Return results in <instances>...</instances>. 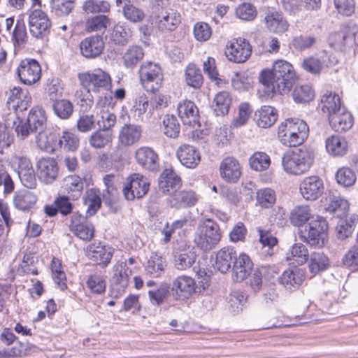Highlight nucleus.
I'll list each match as a JSON object with an SVG mask.
<instances>
[{
  "instance_id": "1",
  "label": "nucleus",
  "mask_w": 358,
  "mask_h": 358,
  "mask_svg": "<svg viewBox=\"0 0 358 358\" xmlns=\"http://www.w3.org/2000/svg\"><path fill=\"white\" fill-rule=\"evenodd\" d=\"M295 78V73L290 63L285 60H277L272 70L262 71L259 80L263 90L270 96L272 94L288 92L292 88Z\"/></svg>"
},
{
  "instance_id": "2",
  "label": "nucleus",
  "mask_w": 358,
  "mask_h": 358,
  "mask_svg": "<svg viewBox=\"0 0 358 358\" xmlns=\"http://www.w3.org/2000/svg\"><path fill=\"white\" fill-rule=\"evenodd\" d=\"M314 157V151L310 148L303 146L285 154L282 164L287 173L300 175L310 169L313 164Z\"/></svg>"
},
{
  "instance_id": "3",
  "label": "nucleus",
  "mask_w": 358,
  "mask_h": 358,
  "mask_svg": "<svg viewBox=\"0 0 358 358\" xmlns=\"http://www.w3.org/2000/svg\"><path fill=\"white\" fill-rule=\"evenodd\" d=\"M309 129L300 119H288L279 126L278 136L280 142L288 147H295L308 138Z\"/></svg>"
},
{
  "instance_id": "4",
  "label": "nucleus",
  "mask_w": 358,
  "mask_h": 358,
  "mask_svg": "<svg viewBox=\"0 0 358 358\" xmlns=\"http://www.w3.org/2000/svg\"><path fill=\"white\" fill-rule=\"evenodd\" d=\"M219 225L211 219L199 222L194 236L196 245L204 251L210 250L218 244L221 239Z\"/></svg>"
},
{
  "instance_id": "5",
  "label": "nucleus",
  "mask_w": 358,
  "mask_h": 358,
  "mask_svg": "<svg viewBox=\"0 0 358 358\" xmlns=\"http://www.w3.org/2000/svg\"><path fill=\"white\" fill-rule=\"evenodd\" d=\"M78 79L81 85L88 91L101 92L109 91L112 87V80L109 73L101 69L80 73Z\"/></svg>"
},
{
  "instance_id": "6",
  "label": "nucleus",
  "mask_w": 358,
  "mask_h": 358,
  "mask_svg": "<svg viewBox=\"0 0 358 358\" xmlns=\"http://www.w3.org/2000/svg\"><path fill=\"white\" fill-rule=\"evenodd\" d=\"M138 73L141 85L148 90L155 92L162 85L164 75L159 64L152 62H144L141 65Z\"/></svg>"
},
{
  "instance_id": "7",
  "label": "nucleus",
  "mask_w": 358,
  "mask_h": 358,
  "mask_svg": "<svg viewBox=\"0 0 358 358\" xmlns=\"http://www.w3.org/2000/svg\"><path fill=\"white\" fill-rule=\"evenodd\" d=\"M27 15L30 34L36 38H43L47 36L52 24L47 13L39 8H31Z\"/></svg>"
},
{
  "instance_id": "8",
  "label": "nucleus",
  "mask_w": 358,
  "mask_h": 358,
  "mask_svg": "<svg viewBox=\"0 0 358 358\" xmlns=\"http://www.w3.org/2000/svg\"><path fill=\"white\" fill-rule=\"evenodd\" d=\"M150 182L148 179L139 173H133L127 178L122 192L128 201L141 199L148 192Z\"/></svg>"
},
{
  "instance_id": "9",
  "label": "nucleus",
  "mask_w": 358,
  "mask_h": 358,
  "mask_svg": "<svg viewBox=\"0 0 358 358\" xmlns=\"http://www.w3.org/2000/svg\"><path fill=\"white\" fill-rule=\"evenodd\" d=\"M328 223L327 220L320 216H317L308 225L307 236L304 239L310 246L322 248L328 241Z\"/></svg>"
},
{
  "instance_id": "10",
  "label": "nucleus",
  "mask_w": 358,
  "mask_h": 358,
  "mask_svg": "<svg viewBox=\"0 0 358 358\" xmlns=\"http://www.w3.org/2000/svg\"><path fill=\"white\" fill-rule=\"evenodd\" d=\"M131 274V271L125 262H117L114 265L110 279V293L113 297L117 298L125 292Z\"/></svg>"
},
{
  "instance_id": "11",
  "label": "nucleus",
  "mask_w": 358,
  "mask_h": 358,
  "mask_svg": "<svg viewBox=\"0 0 358 358\" xmlns=\"http://www.w3.org/2000/svg\"><path fill=\"white\" fill-rule=\"evenodd\" d=\"M252 47L244 38H236L229 41L225 48V55L229 61L236 63L245 62L250 56Z\"/></svg>"
},
{
  "instance_id": "12",
  "label": "nucleus",
  "mask_w": 358,
  "mask_h": 358,
  "mask_svg": "<svg viewBox=\"0 0 358 358\" xmlns=\"http://www.w3.org/2000/svg\"><path fill=\"white\" fill-rule=\"evenodd\" d=\"M196 285L194 278L189 275H180L174 278L171 284V291L174 299L185 300L196 292Z\"/></svg>"
},
{
  "instance_id": "13",
  "label": "nucleus",
  "mask_w": 358,
  "mask_h": 358,
  "mask_svg": "<svg viewBox=\"0 0 358 358\" xmlns=\"http://www.w3.org/2000/svg\"><path fill=\"white\" fill-rule=\"evenodd\" d=\"M17 73L20 81L27 85L36 83L41 78V69L35 59L22 60L17 69Z\"/></svg>"
},
{
  "instance_id": "14",
  "label": "nucleus",
  "mask_w": 358,
  "mask_h": 358,
  "mask_svg": "<svg viewBox=\"0 0 358 358\" xmlns=\"http://www.w3.org/2000/svg\"><path fill=\"white\" fill-rule=\"evenodd\" d=\"M264 23L268 31L276 34H282L289 27L282 13L273 8H268L265 10Z\"/></svg>"
},
{
  "instance_id": "15",
  "label": "nucleus",
  "mask_w": 358,
  "mask_h": 358,
  "mask_svg": "<svg viewBox=\"0 0 358 358\" xmlns=\"http://www.w3.org/2000/svg\"><path fill=\"white\" fill-rule=\"evenodd\" d=\"M300 193L308 201L317 200L324 192V183L317 176L304 178L299 185Z\"/></svg>"
},
{
  "instance_id": "16",
  "label": "nucleus",
  "mask_w": 358,
  "mask_h": 358,
  "mask_svg": "<svg viewBox=\"0 0 358 358\" xmlns=\"http://www.w3.org/2000/svg\"><path fill=\"white\" fill-rule=\"evenodd\" d=\"M323 202L325 210L336 213L338 217H345L350 208L348 201L336 190L329 191Z\"/></svg>"
},
{
  "instance_id": "17",
  "label": "nucleus",
  "mask_w": 358,
  "mask_h": 358,
  "mask_svg": "<svg viewBox=\"0 0 358 358\" xmlns=\"http://www.w3.org/2000/svg\"><path fill=\"white\" fill-rule=\"evenodd\" d=\"M333 64L334 61L331 59V56L324 51L304 59L302 62V67L305 71L316 75L320 73Z\"/></svg>"
},
{
  "instance_id": "18",
  "label": "nucleus",
  "mask_w": 358,
  "mask_h": 358,
  "mask_svg": "<svg viewBox=\"0 0 358 358\" xmlns=\"http://www.w3.org/2000/svg\"><path fill=\"white\" fill-rule=\"evenodd\" d=\"M86 256L96 262L102 267H106L110 263L113 249L108 246L101 245L100 243L90 244L85 250Z\"/></svg>"
},
{
  "instance_id": "19",
  "label": "nucleus",
  "mask_w": 358,
  "mask_h": 358,
  "mask_svg": "<svg viewBox=\"0 0 358 358\" xmlns=\"http://www.w3.org/2000/svg\"><path fill=\"white\" fill-rule=\"evenodd\" d=\"M137 163L143 169L152 172L159 170V159L157 152L150 147H141L135 152Z\"/></svg>"
},
{
  "instance_id": "20",
  "label": "nucleus",
  "mask_w": 358,
  "mask_h": 358,
  "mask_svg": "<svg viewBox=\"0 0 358 358\" xmlns=\"http://www.w3.org/2000/svg\"><path fill=\"white\" fill-rule=\"evenodd\" d=\"M220 174L225 181L236 182L241 176V167L239 162L233 157H227L220 165Z\"/></svg>"
},
{
  "instance_id": "21",
  "label": "nucleus",
  "mask_w": 358,
  "mask_h": 358,
  "mask_svg": "<svg viewBox=\"0 0 358 358\" xmlns=\"http://www.w3.org/2000/svg\"><path fill=\"white\" fill-rule=\"evenodd\" d=\"M36 166L38 178L43 182L50 184L57 177V163L53 158L43 157L38 161Z\"/></svg>"
},
{
  "instance_id": "22",
  "label": "nucleus",
  "mask_w": 358,
  "mask_h": 358,
  "mask_svg": "<svg viewBox=\"0 0 358 358\" xmlns=\"http://www.w3.org/2000/svg\"><path fill=\"white\" fill-rule=\"evenodd\" d=\"M31 101V97L26 89L13 87L10 90L8 103L16 111L22 112L28 108Z\"/></svg>"
},
{
  "instance_id": "23",
  "label": "nucleus",
  "mask_w": 358,
  "mask_h": 358,
  "mask_svg": "<svg viewBox=\"0 0 358 358\" xmlns=\"http://www.w3.org/2000/svg\"><path fill=\"white\" fill-rule=\"evenodd\" d=\"M70 227L76 236L80 239L89 241L94 236L93 225L81 215L73 214Z\"/></svg>"
},
{
  "instance_id": "24",
  "label": "nucleus",
  "mask_w": 358,
  "mask_h": 358,
  "mask_svg": "<svg viewBox=\"0 0 358 358\" xmlns=\"http://www.w3.org/2000/svg\"><path fill=\"white\" fill-rule=\"evenodd\" d=\"M253 263L244 253L236 257L232 267V279L236 282L244 280L252 272Z\"/></svg>"
},
{
  "instance_id": "25",
  "label": "nucleus",
  "mask_w": 358,
  "mask_h": 358,
  "mask_svg": "<svg viewBox=\"0 0 358 358\" xmlns=\"http://www.w3.org/2000/svg\"><path fill=\"white\" fill-rule=\"evenodd\" d=\"M178 113L184 124L195 127L199 122V110L195 103L184 100L178 104Z\"/></svg>"
},
{
  "instance_id": "26",
  "label": "nucleus",
  "mask_w": 358,
  "mask_h": 358,
  "mask_svg": "<svg viewBox=\"0 0 358 358\" xmlns=\"http://www.w3.org/2000/svg\"><path fill=\"white\" fill-rule=\"evenodd\" d=\"M176 155L180 163L189 169L195 168L201 160L199 151L194 147L188 144L180 146L177 150Z\"/></svg>"
},
{
  "instance_id": "27",
  "label": "nucleus",
  "mask_w": 358,
  "mask_h": 358,
  "mask_svg": "<svg viewBox=\"0 0 358 358\" xmlns=\"http://www.w3.org/2000/svg\"><path fill=\"white\" fill-rule=\"evenodd\" d=\"M104 43L99 36L87 37L80 44L81 54L86 58H94L103 51Z\"/></svg>"
},
{
  "instance_id": "28",
  "label": "nucleus",
  "mask_w": 358,
  "mask_h": 358,
  "mask_svg": "<svg viewBox=\"0 0 358 358\" xmlns=\"http://www.w3.org/2000/svg\"><path fill=\"white\" fill-rule=\"evenodd\" d=\"M180 15L173 10H166L159 15L155 24L159 31L167 32L174 31L180 23Z\"/></svg>"
},
{
  "instance_id": "29",
  "label": "nucleus",
  "mask_w": 358,
  "mask_h": 358,
  "mask_svg": "<svg viewBox=\"0 0 358 358\" xmlns=\"http://www.w3.org/2000/svg\"><path fill=\"white\" fill-rule=\"evenodd\" d=\"M329 124L331 128L338 132L345 131L350 129L353 125V117L345 108L329 117Z\"/></svg>"
},
{
  "instance_id": "30",
  "label": "nucleus",
  "mask_w": 358,
  "mask_h": 358,
  "mask_svg": "<svg viewBox=\"0 0 358 358\" xmlns=\"http://www.w3.org/2000/svg\"><path fill=\"white\" fill-rule=\"evenodd\" d=\"M197 196L192 191H174L168 199L171 207L176 208L191 207L197 202Z\"/></svg>"
},
{
  "instance_id": "31",
  "label": "nucleus",
  "mask_w": 358,
  "mask_h": 358,
  "mask_svg": "<svg viewBox=\"0 0 358 358\" xmlns=\"http://www.w3.org/2000/svg\"><path fill=\"white\" fill-rule=\"evenodd\" d=\"M116 6L122 7L124 17L132 23L142 22L145 17L143 10L135 6L130 0H116Z\"/></svg>"
},
{
  "instance_id": "32",
  "label": "nucleus",
  "mask_w": 358,
  "mask_h": 358,
  "mask_svg": "<svg viewBox=\"0 0 358 358\" xmlns=\"http://www.w3.org/2000/svg\"><path fill=\"white\" fill-rule=\"evenodd\" d=\"M196 259V255L193 249L189 247L180 249L174 252L173 264L177 270L185 271L192 267Z\"/></svg>"
},
{
  "instance_id": "33",
  "label": "nucleus",
  "mask_w": 358,
  "mask_h": 358,
  "mask_svg": "<svg viewBox=\"0 0 358 358\" xmlns=\"http://www.w3.org/2000/svg\"><path fill=\"white\" fill-rule=\"evenodd\" d=\"M276 110L269 106H263L255 112L254 120L256 124L261 128H268L277 120Z\"/></svg>"
},
{
  "instance_id": "34",
  "label": "nucleus",
  "mask_w": 358,
  "mask_h": 358,
  "mask_svg": "<svg viewBox=\"0 0 358 358\" xmlns=\"http://www.w3.org/2000/svg\"><path fill=\"white\" fill-rule=\"evenodd\" d=\"M141 136V128L140 126L125 124L121 127L118 138L122 145L130 146L138 142Z\"/></svg>"
},
{
  "instance_id": "35",
  "label": "nucleus",
  "mask_w": 358,
  "mask_h": 358,
  "mask_svg": "<svg viewBox=\"0 0 358 358\" xmlns=\"http://www.w3.org/2000/svg\"><path fill=\"white\" fill-rule=\"evenodd\" d=\"M236 257V252L234 248H223L216 254L215 266L221 273H224L231 268Z\"/></svg>"
},
{
  "instance_id": "36",
  "label": "nucleus",
  "mask_w": 358,
  "mask_h": 358,
  "mask_svg": "<svg viewBox=\"0 0 358 358\" xmlns=\"http://www.w3.org/2000/svg\"><path fill=\"white\" fill-rule=\"evenodd\" d=\"M181 185L180 176L171 168L166 169L161 173L159 179V187L164 193H169Z\"/></svg>"
},
{
  "instance_id": "37",
  "label": "nucleus",
  "mask_w": 358,
  "mask_h": 358,
  "mask_svg": "<svg viewBox=\"0 0 358 358\" xmlns=\"http://www.w3.org/2000/svg\"><path fill=\"white\" fill-rule=\"evenodd\" d=\"M27 121L31 132L38 134L42 131H45L47 118L45 111L42 108L38 107L33 108L29 111Z\"/></svg>"
},
{
  "instance_id": "38",
  "label": "nucleus",
  "mask_w": 358,
  "mask_h": 358,
  "mask_svg": "<svg viewBox=\"0 0 358 358\" xmlns=\"http://www.w3.org/2000/svg\"><path fill=\"white\" fill-rule=\"evenodd\" d=\"M37 196L26 189L19 190L15 194L13 203L15 207L22 211L31 210L36 204Z\"/></svg>"
},
{
  "instance_id": "39",
  "label": "nucleus",
  "mask_w": 358,
  "mask_h": 358,
  "mask_svg": "<svg viewBox=\"0 0 358 358\" xmlns=\"http://www.w3.org/2000/svg\"><path fill=\"white\" fill-rule=\"evenodd\" d=\"M166 267L165 259L160 255L152 254L145 266L146 275L151 278H159Z\"/></svg>"
},
{
  "instance_id": "40",
  "label": "nucleus",
  "mask_w": 358,
  "mask_h": 358,
  "mask_svg": "<svg viewBox=\"0 0 358 358\" xmlns=\"http://www.w3.org/2000/svg\"><path fill=\"white\" fill-rule=\"evenodd\" d=\"M327 151L332 156H343L348 150V143L345 139L338 135H332L325 141Z\"/></svg>"
},
{
  "instance_id": "41",
  "label": "nucleus",
  "mask_w": 358,
  "mask_h": 358,
  "mask_svg": "<svg viewBox=\"0 0 358 358\" xmlns=\"http://www.w3.org/2000/svg\"><path fill=\"white\" fill-rule=\"evenodd\" d=\"M286 259L289 264L302 265L308 260V252L301 243H295L286 253Z\"/></svg>"
},
{
  "instance_id": "42",
  "label": "nucleus",
  "mask_w": 358,
  "mask_h": 358,
  "mask_svg": "<svg viewBox=\"0 0 358 358\" xmlns=\"http://www.w3.org/2000/svg\"><path fill=\"white\" fill-rule=\"evenodd\" d=\"M321 104L322 110L324 113H327L329 117L335 114V113L340 110L341 108H345L341 106L339 96L332 93L331 92H327L322 95L321 98Z\"/></svg>"
},
{
  "instance_id": "43",
  "label": "nucleus",
  "mask_w": 358,
  "mask_h": 358,
  "mask_svg": "<svg viewBox=\"0 0 358 358\" xmlns=\"http://www.w3.org/2000/svg\"><path fill=\"white\" fill-rule=\"evenodd\" d=\"M143 56L144 51L141 47L131 45L123 55V64L127 68L133 69L143 58Z\"/></svg>"
},
{
  "instance_id": "44",
  "label": "nucleus",
  "mask_w": 358,
  "mask_h": 358,
  "mask_svg": "<svg viewBox=\"0 0 358 358\" xmlns=\"http://www.w3.org/2000/svg\"><path fill=\"white\" fill-rule=\"evenodd\" d=\"M185 83L194 88L199 89L203 84V76L200 69L193 64H189L185 71Z\"/></svg>"
},
{
  "instance_id": "45",
  "label": "nucleus",
  "mask_w": 358,
  "mask_h": 358,
  "mask_svg": "<svg viewBox=\"0 0 358 358\" xmlns=\"http://www.w3.org/2000/svg\"><path fill=\"white\" fill-rule=\"evenodd\" d=\"M150 101L149 98L145 94L142 93L136 96L131 112L133 113L134 116L138 120L147 112L150 116L152 115V111L150 112Z\"/></svg>"
},
{
  "instance_id": "46",
  "label": "nucleus",
  "mask_w": 358,
  "mask_h": 358,
  "mask_svg": "<svg viewBox=\"0 0 358 358\" xmlns=\"http://www.w3.org/2000/svg\"><path fill=\"white\" fill-rule=\"evenodd\" d=\"M36 142L38 146L46 152H53L59 148V140H57L56 136L53 133L47 134L42 131L36 136Z\"/></svg>"
},
{
  "instance_id": "47",
  "label": "nucleus",
  "mask_w": 358,
  "mask_h": 358,
  "mask_svg": "<svg viewBox=\"0 0 358 358\" xmlns=\"http://www.w3.org/2000/svg\"><path fill=\"white\" fill-rule=\"evenodd\" d=\"M113 134L111 131L99 129L91 134L89 142L92 147L99 149L107 145L111 142Z\"/></svg>"
},
{
  "instance_id": "48",
  "label": "nucleus",
  "mask_w": 358,
  "mask_h": 358,
  "mask_svg": "<svg viewBox=\"0 0 358 358\" xmlns=\"http://www.w3.org/2000/svg\"><path fill=\"white\" fill-rule=\"evenodd\" d=\"M84 182L78 176H69L66 178L64 187L73 199H77L83 190Z\"/></svg>"
},
{
  "instance_id": "49",
  "label": "nucleus",
  "mask_w": 358,
  "mask_h": 358,
  "mask_svg": "<svg viewBox=\"0 0 358 358\" xmlns=\"http://www.w3.org/2000/svg\"><path fill=\"white\" fill-rule=\"evenodd\" d=\"M231 103L229 92L223 91L217 93L214 98V112L216 115H224L228 113Z\"/></svg>"
},
{
  "instance_id": "50",
  "label": "nucleus",
  "mask_w": 358,
  "mask_h": 358,
  "mask_svg": "<svg viewBox=\"0 0 358 358\" xmlns=\"http://www.w3.org/2000/svg\"><path fill=\"white\" fill-rule=\"evenodd\" d=\"M329 41L332 48L343 51L347 46L352 44L353 36L350 33L338 32L331 34Z\"/></svg>"
},
{
  "instance_id": "51",
  "label": "nucleus",
  "mask_w": 358,
  "mask_h": 358,
  "mask_svg": "<svg viewBox=\"0 0 358 358\" xmlns=\"http://www.w3.org/2000/svg\"><path fill=\"white\" fill-rule=\"evenodd\" d=\"M271 164L270 157L264 152H255L249 158V165L251 169L262 171L268 169Z\"/></svg>"
},
{
  "instance_id": "52",
  "label": "nucleus",
  "mask_w": 358,
  "mask_h": 358,
  "mask_svg": "<svg viewBox=\"0 0 358 358\" xmlns=\"http://www.w3.org/2000/svg\"><path fill=\"white\" fill-rule=\"evenodd\" d=\"M303 278L299 270H287L281 276V282L287 289L297 288L303 282Z\"/></svg>"
},
{
  "instance_id": "53",
  "label": "nucleus",
  "mask_w": 358,
  "mask_h": 358,
  "mask_svg": "<svg viewBox=\"0 0 358 358\" xmlns=\"http://www.w3.org/2000/svg\"><path fill=\"white\" fill-rule=\"evenodd\" d=\"M54 113L62 120L69 119L73 114V105L66 99L55 100L52 104Z\"/></svg>"
},
{
  "instance_id": "54",
  "label": "nucleus",
  "mask_w": 358,
  "mask_h": 358,
  "mask_svg": "<svg viewBox=\"0 0 358 358\" xmlns=\"http://www.w3.org/2000/svg\"><path fill=\"white\" fill-rule=\"evenodd\" d=\"M82 8L84 12L87 14L108 13L110 9V4L106 0H86L83 2Z\"/></svg>"
},
{
  "instance_id": "55",
  "label": "nucleus",
  "mask_w": 358,
  "mask_h": 358,
  "mask_svg": "<svg viewBox=\"0 0 358 358\" xmlns=\"http://www.w3.org/2000/svg\"><path fill=\"white\" fill-rule=\"evenodd\" d=\"M329 266V259L323 253L313 252L310 255L308 268L313 274L325 270Z\"/></svg>"
},
{
  "instance_id": "56",
  "label": "nucleus",
  "mask_w": 358,
  "mask_h": 358,
  "mask_svg": "<svg viewBox=\"0 0 358 358\" xmlns=\"http://www.w3.org/2000/svg\"><path fill=\"white\" fill-rule=\"evenodd\" d=\"M180 131V125L176 116L166 115L163 120V131L169 138H176Z\"/></svg>"
},
{
  "instance_id": "57",
  "label": "nucleus",
  "mask_w": 358,
  "mask_h": 358,
  "mask_svg": "<svg viewBox=\"0 0 358 358\" xmlns=\"http://www.w3.org/2000/svg\"><path fill=\"white\" fill-rule=\"evenodd\" d=\"M257 203L262 208H268L275 202L276 197L274 190L271 188H262L256 192Z\"/></svg>"
},
{
  "instance_id": "58",
  "label": "nucleus",
  "mask_w": 358,
  "mask_h": 358,
  "mask_svg": "<svg viewBox=\"0 0 358 358\" xmlns=\"http://www.w3.org/2000/svg\"><path fill=\"white\" fill-rule=\"evenodd\" d=\"M84 205L87 207L86 213L91 216L96 213L101 206V201L99 194L93 189L86 192L83 197Z\"/></svg>"
},
{
  "instance_id": "59",
  "label": "nucleus",
  "mask_w": 358,
  "mask_h": 358,
  "mask_svg": "<svg viewBox=\"0 0 358 358\" xmlns=\"http://www.w3.org/2000/svg\"><path fill=\"white\" fill-rule=\"evenodd\" d=\"M310 210L308 206H296L290 213V220L295 226L303 225L310 217Z\"/></svg>"
},
{
  "instance_id": "60",
  "label": "nucleus",
  "mask_w": 358,
  "mask_h": 358,
  "mask_svg": "<svg viewBox=\"0 0 358 358\" xmlns=\"http://www.w3.org/2000/svg\"><path fill=\"white\" fill-rule=\"evenodd\" d=\"M51 270L55 282L62 290L66 289L67 288L66 283V274L63 271L61 262L58 259H52L51 262Z\"/></svg>"
},
{
  "instance_id": "61",
  "label": "nucleus",
  "mask_w": 358,
  "mask_h": 358,
  "mask_svg": "<svg viewBox=\"0 0 358 358\" xmlns=\"http://www.w3.org/2000/svg\"><path fill=\"white\" fill-rule=\"evenodd\" d=\"M314 91L308 85L296 87L292 92L294 101L296 103H306L313 99Z\"/></svg>"
},
{
  "instance_id": "62",
  "label": "nucleus",
  "mask_w": 358,
  "mask_h": 358,
  "mask_svg": "<svg viewBox=\"0 0 358 358\" xmlns=\"http://www.w3.org/2000/svg\"><path fill=\"white\" fill-rule=\"evenodd\" d=\"M79 146V138L70 131H63L62 137L59 139V148H63L66 151L73 152Z\"/></svg>"
},
{
  "instance_id": "63",
  "label": "nucleus",
  "mask_w": 358,
  "mask_h": 358,
  "mask_svg": "<svg viewBox=\"0 0 358 358\" xmlns=\"http://www.w3.org/2000/svg\"><path fill=\"white\" fill-rule=\"evenodd\" d=\"M336 178L340 185L344 187H350L357 180L355 173L348 167L340 168L336 174Z\"/></svg>"
},
{
  "instance_id": "64",
  "label": "nucleus",
  "mask_w": 358,
  "mask_h": 358,
  "mask_svg": "<svg viewBox=\"0 0 358 358\" xmlns=\"http://www.w3.org/2000/svg\"><path fill=\"white\" fill-rule=\"evenodd\" d=\"M170 286L167 283H162L158 288L148 291L149 299L152 303L159 305L169 296Z\"/></svg>"
}]
</instances>
